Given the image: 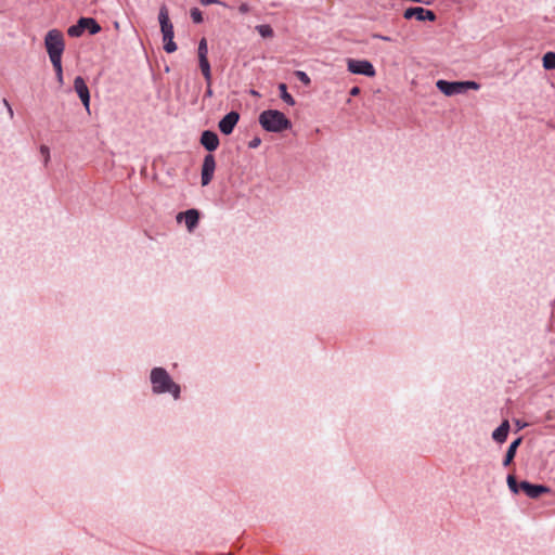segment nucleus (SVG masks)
<instances>
[{"label":"nucleus","mask_w":555,"mask_h":555,"mask_svg":"<svg viewBox=\"0 0 555 555\" xmlns=\"http://www.w3.org/2000/svg\"><path fill=\"white\" fill-rule=\"evenodd\" d=\"M149 382L154 396L168 395L173 401H179L182 397L181 385L173 379L164 366H153L150 370Z\"/></svg>","instance_id":"obj_1"},{"label":"nucleus","mask_w":555,"mask_h":555,"mask_svg":"<svg viewBox=\"0 0 555 555\" xmlns=\"http://www.w3.org/2000/svg\"><path fill=\"white\" fill-rule=\"evenodd\" d=\"M260 127L271 133H282L293 128L292 120L286 115L274 108L262 111L258 116Z\"/></svg>","instance_id":"obj_2"},{"label":"nucleus","mask_w":555,"mask_h":555,"mask_svg":"<svg viewBox=\"0 0 555 555\" xmlns=\"http://www.w3.org/2000/svg\"><path fill=\"white\" fill-rule=\"evenodd\" d=\"M44 47L51 63L62 61V55L65 49L62 31L55 28L50 29L44 36Z\"/></svg>","instance_id":"obj_3"},{"label":"nucleus","mask_w":555,"mask_h":555,"mask_svg":"<svg viewBox=\"0 0 555 555\" xmlns=\"http://www.w3.org/2000/svg\"><path fill=\"white\" fill-rule=\"evenodd\" d=\"M101 30L102 27L95 18L89 16H81L75 24L68 27L67 34L69 37L78 38L85 31H88L90 35H96Z\"/></svg>","instance_id":"obj_4"},{"label":"nucleus","mask_w":555,"mask_h":555,"mask_svg":"<svg viewBox=\"0 0 555 555\" xmlns=\"http://www.w3.org/2000/svg\"><path fill=\"white\" fill-rule=\"evenodd\" d=\"M347 69L353 75H362L372 78L376 75L373 63L369 60L348 59Z\"/></svg>","instance_id":"obj_5"},{"label":"nucleus","mask_w":555,"mask_h":555,"mask_svg":"<svg viewBox=\"0 0 555 555\" xmlns=\"http://www.w3.org/2000/svg\"><path fill=\"white\" fill-rule=\"evenodd\" d=\"M202 212L197 208H189L184 211H180L176 216L178 223L184 221L186 230L192 233L199 224Z\"/></svg>","instance_id":"obj_6"},{"label":"nucleus","mask_w":555,"mask_h":555,"mask_svg":"<svg viewBox=\"0 0 555 555\" xmlns=\"http://www.w3.org/2000/svg\"><path fill=\"white\" fill-rule=\"evenodd\" d=\"M405 20H416L418 22H435L437 15L433 10L425 9L423 7H409L403 12Z\"/></svg>","instance_id":"obj_7"},{"label":"nucleus","mask_w":555,"mask_h":555,"mask_svg":"<svg viewBox=\"0 0 555 555\" xmlns=\"http://www.w3.org/2000/svg\"><path fill=\"white\" fill-rule=\"evenodd\" d=\"M436 88L446 96L464 94L462 80L438 79L436 81Z\"/></svg>","instance_id":"obj_8"},{"label":"nucleus","mask_w":555,"mask_h":555,"mask_svg":"<svg viewBox=\"0 0 555 555\" xmlns=\"http://www.w3.org/2000/svg\"><path fill=\"white\" fill-rule=\"evenodd\" d=\"M216 170V158L214 154H206L201 168V184L207 186L214 179Z\"/></svg>","instance_id":"obj_9"},{"label":"nucleus","mask_w":555,"mask_h":555,"mask_svg":"<svg viewBox=\"0 0 555 555\" xmlns=\"http://www.w3.org/2000/svg\"><path fill=\"white\" fill-rule=\"evenodd\" d=\"M241 115L237 111H230L218 121V129L224 135L233 133L236 125L238 124Z\"/></svg>","instance_id":"obj_10"},{"label":"nucleus","mask_w":555,"mask_h":555,"mask_svg":"<svg viewBox=\"0 0 555 555\" xmlns=\"http://www.w3.org/2000/svg\"><path fill=\"white\" fill-rule=\"evenodd\" d=\"M199 144L208 152V154H212V152H215L220 145L219 135L214 130H203L199 135Z\"/></svg>","instance_id":"obj_11"},{"label":"nucleus","mask_w":555,"mask_h":555,"mask_svg":"<svg viewBox=\"0 0 555 555\" xmlns=\"http://www.w3.org/2000/svg\"><path fill=\"white\" fill-rule=\"evenodd\" d=\"M520 489L530 499H538L545 493L551 492V488L543 483H532L528 480L520 481Z\"/></svg>","instance_id":"obj_12"},{"label":"nucleus","mask_w":555,"mask_h":555,"mask_svg":"<svg viewBox=\"0 0 555 555\" xmlns=\"http://www.w3.org/2000/svg\"><path fill=\"white\" fill-rule=\"evenodd\" d=\"M74 89H75V92L77 93L78 98L80 99L82 105L85 106V108L87 111H89L91 96H90L89 88H88L83 77H81V76L75 77Z\"/></svg>","instance_id":"obj_13"},{"label":"nucleus","mask_w":555,"mask_h":555,"mask_svg":"<svg viewBox=\"0 0 555 555\" xmlns=\"http://www.w3.org/2000/svg\"><path fill=\"white\" fill-rule=\"evenodd\" d=\"M158 23L160 26V33H162L163 37H165L167 35L175 36L173 24L170 21L169 11H168V8L166 7V4H163L159 8Z\"/></svg>","instance_id":"obj_14"},{"label":"nucleus","mask_w":555,"mask_h":555,"mask_svg":"<svg viewBox=\"0 0 555 555\" xmlns=\"http://www.w3.org/2000/svg\"><path fill=\"white\" fill-rule=\"evenodd\" d=\"M521 443H522L521 436L517 437L509 443V446L505 452V455L503 457V461H502L503 467H508L513 463V461L516 456V453H517V449L520 447Z\"/></svg>","instance_id":"obj_15"},{"label":"nucleus","mask_w":555,"mask_h":555,"mask_svg":"<svg viewBox=\"0 0 555 555\" xmlns=\"http://www.w3.org/2000/svg\"><path fill=\"white\" fill-rule=\"evenodd\" d=\"M511 425L508 420H503L501 424L492 431V439L496 443H504L508 437Z\"/></svg>","instance_id":"obj_16"},{"label":"nucleus","mask_w":555,"mask_h":555,"mask_svg":"<svg viewBox=\"0 0 555 555\" xmlns=\"http://www.w3.org/2000/svg\"><path fill=\"white\" fill-rule=\"evenodd\" d=\"M280 99L289 106H294L296 101L294 96L288 92L287 85L285 82H280L278 85Z\"/></svg>","instance_id":"obj_17"},{"label":"nucleus","mask_w":555,"mask_h":555,"mask_svg":"<svg viewBox=\"0 0 555 555\" xmlns=\"http://www.w3.org/2000/svg\"><path fill=\"white\" fill-rule=\"evenodd\" d=\"M542 66L545 70H554L555 69V52L547 51L542 56Z\"/></svg>","instance_id":"obj_18"},{"label":"nucleus","mask_w":555,"mask_h":555,"mask_svg":"<svg viewBox=\"0 0 555 555\" xmlns=\"http://www.w3.org/2000/svg\"><path fill=\"white\" fill-rule=\"evenodd\" d=\"M198 65L206 82L211 83V66L208 59L198 60Z\"/></svg>","instance_id":"obj_19"},{"label":"nucleus","mask_w":555,"mask_h":555,"mask_svg":"<svg viewBox=\"0 0 555 555\" xmlns=\"http://www.w3.org/2000/svg\"><path fill=\"white\" fill-rule=\"evenodd\" d=\"M506 483H507L509 491L513 494H519L520 492H522V489H520V481H518L513 474L507 475Z\"/></svg>","instance_id":"obj_20"},{"label":"nucleus","mask_w":555,"mask_h":555,"mask_svg":"<svg viewBox=\"0 0 555 555\" xmlns=\"http://www.w3.org/2000/svg\"><path fill=\"white\" fill-rule=\"evenodd\" d=\"M175 36H165L163 37V49L166 53L171 54L177 51L178 46L173 40Z\"/></svg>","instance_id":"obj_21"},{"label":"nucleus","mask_w":555,"mask_h":555,"mask_svg":"<svg viewBox=\"0 0 555 555\" xmlns=\"http://www.w3.org/2000/svg\"><path fill=\"white\" fill-rule=\"evenodd\" d=\"M256 31L260 35V37L267 39L272 38L274 36L273 28L270 24H260L255 27Z\"/></svg>","instance_id":"obj_22"},{"label":"nucleus","mask_w":555,"mask_h":555,"mask_svg":"<svg viewBox=\"0 0 555 555\" xmlns=\"http://www.w3.org/2000/svg\"><path fill=\"white\" fill-rule=\"evenodd\" d=\"M207 54H208L207 40H206V38H205V37H203V38L198 41V47H197V55H198V60L208 59V57H207Z\"/></svg>","instance_id":"obj_23"},{"label":"nucleus","mask_w":555,"mask_h":555,"mask_svg":"<svg viewBox=\"0 0 555 555\" xmlns=\"http://www.w3.org/2000/svg\"><path fill=\"white\" fill-rule=\"evenodd\" d=\"M190 17L194 24H202L204 22L203 12L196 7L190 10Z\"/></svg>","instance_id":"obj_24"},{"label":"nucleus","mask_w":555,"mask_h":555,"mask_svg":"<svg viewBox=\"0 0 555 555\" xmlns=\"http://www.w3.org/2000/svg\"><path fill=\"white\" fill-rule=\"evenodd\" d=\"M53 69L55 72V76L57 79V82L60 86L64 83V77H63V67H62V61L52 62Z\"/></svg>","instance_id":"obj_25"},{"label":"nucleus","mask_w":555,"mask_h":555,"mask_svg":"<svg viewBox=\"0 0 555 555\" xmlns=\"http://www.w3.org/2000/svg\"><path fill=\"white\" fill-rule=\"evenodd\" d=\"M295 77L305 86H310L311 79L309 75L304 70H295L294 73Z\"/></svg>","instance_id":"obj_26"},{"label":"nucleus","mask_w":555,"mask_h":555,"mask_svg":"<svg viewBox=\"0 0 555 555\" xmlns=\"http://www.w3.org/2000/svg\"><path fill=\"white\" fill-rule=\"evenodd\" d=\"M462 83H463V90H464V94L468 91V90H479L480 89V83L475 81V80H462Z\"/></svg>","instance_id":"obj_27"},{"label":"nucleus","mask_w":555,"mask_h":555,"mask_svg":"<svg viewBox=\"0 0 555 555\" xmlns=\"http://www.w3.org/2000/svg\"><path fill=\"white\" fill-rule=\"evenodd\" d=\"M199 2L205 7L210 5V4H218V5H222L224 8H229V5L225 2L220 1V0H199Z\"/></svg>","instance_id":"obj_28"},{"label":"nucleus","mask_w":555,"mask_h":555,"mask_svg":"<svg viewBox=\"0 0 555 555\" xmlns=\"http://www.w3.org/2000/svg\"><path fill=\"white\" fill-rule=\"evenodd\" d=\"M515 431H520L528 426V423L519 418H514Z\"/></svg>","instance_id":"obj_29"},{"label":"nucleus","mask_w":555,"mask_h":555,"mask_svg":"<svg viewBox=\"0 0 555 555\" xmlns=\"http://www.w3.org/2000/svg\"><path fill=\"white\" fill-rule=\"evenodd\" d=\"M260 144H261V138L260 137H254L248 142V147L254 150V149H257Z\"/></svg>","instance_id":"obj_30"},{"label":"nucleus","mask_w":555,"mask_h":555,"mask_svg":"<svg viewBox=\"0 0 555 555\" xmlns=\"http://www.w3.org/2000/svg\"><path fill=\"white\" fill-rule=\"evenodd\" d=\"M250 11V7L247 2H242L238 7V12L242 14V15H245L247 13H249Z\"/></svg>","instance_id":"obj_31"},{"label":"nucleus","mask_w":555,"mask_h":555,"mask_svg":"<svg viewBox=\"0 0 555 555\" xmlns=\"http://www.w3.org/2000/svg\"><path fill=\"white\" fill-rule=\"evenodd\" d=\"M40 153L44 156V162L46 164L49 162L50 159V150L47 145H41L40 146Z\"/></svg>","instance_id":"obj_32"},{"label":"nucleus","mask_w":555,"mask_h":555,"mask_svg":"<svg viewBox=\"0 0 555 555\" xmlns=\"http://www.w3.org/2000/svg\"><path fill=\"white\" fill-rule=\"evenodd\" d=\"M372 38L378 39V40H383V41H387V42H390L392 40L389 36H385V35H382V34H373Z\"/></svg>","instance_id":"obj_33"},{"label":"nucleus","mask_w":555,"mask_h":555,"mask_svg":"<svg viewBox=\"0 0 555 555\" xmlns=\"http://www.w3.org/2000/svg\"><path fill=\"white\" fill-rule=\"evenodd\" d=\"M2 101H3L4 106L8 109V113L10 115V117L12 118L13 115H14L12 106L10 105V103H9V101L7 99H3Z\"/></svg>","instance_id":"obj_34"},{"label":"nucleus","mask_w":555,"mask_h":555,"mask_svg":"<svg viewBox=\"0 0 555 555\" xmlns=\"http://www.w3.org/2000/svg\"><path fill=\"white\" fill-rule=\"evenodd\" d=\"M212 94H214V91H212V88H211V83L207 82V88L205 90L204 96L205 98H211Z\"/></svg>","instance_id":"obj_35"},{"label":"nucleus","mask_w":555,"mask_h":555,"mask_svg":"<svg viewBox=\"0 0 555 555\" xmlns=\"http://www.w3.org/2000/svg\"><path fill=\"white\" fill-rule=\"evenodd\" d=\"M359 93H360V88H359V87H357V86L352 87V88L349 90V94H350L351 96H356V95H358Z\"/></svg>","instance_id":"obj_36"},{"label":"nucleus","mask_w":555,"mask_h":555,"mask_svg":"<svg viewBox=\"0 0 555 555\" xmlns=\"http://www.w3.org/2000/svg\"><path fill=\"white\" fill-rule=\"evenodd\" d=\"M250 93L254 94V95H259V93L255 90H250Z\"/></svg>","instance_id":"obj_37"}]
</instances>
